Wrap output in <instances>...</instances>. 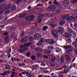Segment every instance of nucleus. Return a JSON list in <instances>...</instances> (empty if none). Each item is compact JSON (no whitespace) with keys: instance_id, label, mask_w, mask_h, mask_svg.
<instances>
[{"instance_id":"obj_1","label":"nucleus","mask_w":77,"mask_h":77,"mask_svg":"<svg viewBox=\"0 0 77 77\" xmlns=\"http://www.w3.org/2000/svg\"><path fill=\"white\" fill-rule=\"evenodd\" d=\"M12 6L11 5H9L7 7V5L6 4H2L1 5V6L0 7V9H4V10H0V14H2V13L3 12H5V11H6L7 9H10L11 8Z\"/></svg>"},{"instance_id":"obj_2","label":"nucleus","mask_w":77,"mask_h":77,"mask_svg":"<svg viewBox=\"0 0 77 77\" xmlns=\"http://www.w3.org/2000/svg\"><path fill=\"white\" fill-rule=\"evenodd\" d=\"M63 69H64L66 71L64 70L63 72H62V73H63V74L67 73V72L69 71V68L66 66H64L60 67L59 69H56V70H61Z\"/></svg>"},{"instance_id":"obj_3","label":"nucleus","mask_w":77,"mask_h":77,"mask_svg":"<svg viewBox=\"0 0 77 77\" xmlns=\"http://www.w3.org/2000/svg\"><path fill=\"white\" fill-rule=\"evenodd\" d=\"M51 35L55 38H58V32H57V30L55 29H53L51 30Z\"/></svg>"},{"instance_id":"obj_4","label":"nucleus","mask_w":77,"mask_h":77,"mask_svg":"<svg viewBox=\"0 0 77 77\" xmlns=\"http://www.w3.org/2000/svg\"><path fill=\"white\" fill-rule=\"evenodd\" d=\"M58 33H63L64 31V29L63 28L59 27L57 29Z\"/></svg>"},{"instance_id":"obj_5","label":"nucleus","mask_w":77,"mask_h":77,"mask_svg":"<svg viewBox=\"0 0 77 77\" xmlns=\"http://www.w3.org/2000/svg\"><path fill=\"white\" fill-rule=\"evenodd\" d=\"M56 9V7L54 5H52L50 7L48 8L47 10L48 11H54Z\"/></svg>"},{"instance_id":"obj_6","label":"nucleus","mask_w":77,"mask_h":77,"mask_svg":"<svg viewBox=\"0 0 77 77\" xmlns=\"http://www.w3.org/2000/svg\"><path fill=\"white\" fill-rule=\"evenodd\" d=\"M28 39H29L28 37H24L20 41L22 43H23V42H28Z\"/></svg>"},{"instance_id":"obj_7","label":"nucleus","mask_w":77,"mask_h":77,"mask_svg":"<svg viewBox=\"0 0 77 77\" xmlns=\"http://www.w3.org/2000/svg\"><path fill=\"white\" fill-rule=\"evenodd\" d=\"M45 41L47 43H49V44H54V41H53L52 39H51V40L46 39L45 40Z\"/></svg>"},{"instance_id":"obj_8","label":"nucleus","mask_w":77,"mask_h":77,"mask_svg":"<svg viewBox=\"0 0 77 77\" xmlns=\"http://www.w3.org/2000/svg\"><path fill=\"white\" fill-rule=\"evenodd\" d=\"M25 19L27 21H29V20H33L34 19V16H31L30 17H26Z\"/></svg>"},{"instance_id":"obj_9","label":"nucleus","mask_w":77,"mask_h":77,"mask_svg":"<svg viewBox=\"0 0 77 77\" xmlns=\"http://www.w3.org/2000/svg\"><path fill=\"white\" fill-rule=\"evenodd\" d=\"M50 59H51L52 62H55V59H56V58L54 56L51 55L50 56Z\"/></svg>"},{"instance_id":"obj_10","label":"nucleus","mask_w":77,"mask_h":77,"mask_svg":"<svg viewBox=\"0 0 77 77\" xmlns=\"http://www.w3.org/2000/svg\"><path fill=\"white\" fill-rule=\"evenodd\" d=\"M74 18V17H72V16H70V17H68V16L67 18L66 19V20L67 21H71V20H72Z\"/></svg>"},{"instance_id":"obj_11","label":"nucleus","mask_w":77,"mask_h":77,"mask_svg":"<svg viewBox=\"0 0 77 77\" xmlns=\"http://www.w3.org/2000/svg\"><path fill=\"white\" fill-rule=\"evenodd\" d=\"M71 48L72 50L73 49V47L71 45H69L68 46H65L64 47V49H68V48Z\"/></svg>"},{"instance_id":"obj_12","label":"nucleus","mask_w":77,"mask_h":77,"mask_svg":"<svg viewBox=\"0 0 77 77\" xmlns=\"http://www.w3.org/2000/svg\"><path fill=\"white\" fill-rule=\"evenodd\" d=\"M41 37V35L39 34H37L35 36V39H36L37 38H40Z\"/></svg>"},{"instance_id":"obj_13","label":"nucleus","mask_w":77,"mask_h":77,"mask_svg":"<svg viewBox=\"0 0 77 77\" xmlns=\"http://www.w3.org/2000/svg\"><path fill=\"white\" fill-rule=\"evenodd\" d=\"M54 48L53 46L50 45L48 47V49L49 51H51V49H52V48Z\"/></svg>"},{"instance_id":"obj_14","label":"nucleus","mask_w":77,"mask_h":77,"mask_svg":"<svg viewBox=\"0 0 77 77\" xmlns=\"http://www.w3.org/2000/svg\"><path fill=\"white\" fill-rule=\"evenodd\" d=\"M65 57L66 61H68L70 59H71L69 56L67 55H66Z\"/></svg>"},{"instance_id":"obj_15","label":"nucleus","mask_w":77,"mask_h":77,"mask_svg":"<svg viewBox=\"0 0 77 77\" xmlns=\"http://www.w3.org/2000/svg\"><path fill=\"white\" fill-rule=\"evenodd\" d=\"M65 23V21L63 20L60 23V25L61 26H63V25Z\"/></svg>"},{"instance_id":"obj_16","label":"nucleus","mask_w":77,"mask_h":77,"mask_svg":"<svg viewBox=\"0 0 77 77\" xmlns=\"http://www.w3.org/2000/svg\"><path fill=\"white\" fill-rule=\"evenodd\" d=\"M25 71V72H23L22 73V74H24V73H25V74H26V76H27V77H29V73L28 72H26V71Z\"/></svg>"},{"instance_id":"obj_17","label":"nucleus","mask_w":77,"mask_h":77,"mask_svg":"<svg viewBox=\"0 0 77 77\" xmlns=\"http://www.w3.org/2000/svg\"><path fill=\"white\" fill-rule=\"evenodd\" d=\"M64 57H62L60 59V62L61 63H63L64 62Z\"/></svg>"},{"instance_id":"obj_18","label":"nucleus","mask_w":77,"mask_h":77,"mask_svg":"<svg viewBox=\"0 0 77 77\" xmlns=\"http://www.w3.org/2000/svg\"><path fill=\"white\" fill-rule=\"evenodd\" d=\"M49 25L52 28H54L56 26V24H55L54 23H53L52 24H50Z\"/></svg>"},{"instance_id":"obj_19","label":"nucleus","mask_w":77,"mask_h":77,"mask_svg":"<svg viewBox=\"0 0 77 77\" xmlns=\"http://www.w3.org/2000/svg\"><path fill=\"white\" fill-rule=\"evenodd\" d=\"M54 3L55 5H56V6H60L61 5V4H60V3H57L56 2V1H54Z\"/></svg>"},{"instance_id":"obj_20","label":"nucleus","mask_w":77,"mask_h":77,"mask_svg":"<svg viewBox=\"0 0 77 77\" xmlns=\"http://www.w3.org/2000/svg\"><path fill=\"white\" fill-rule=\"evenodd\" d=\"M38 66L37 65H33L32 66V68L33 69H36L37 68H38Z\"/></svg>"},{"instance_id":"obj_21","label":"nucleus","mask_w":77,"mask_h":77,"mask_svg":"<svg viewBox=\"0 0 77 77\" xmlns=\"http://www.w3.org/2000/svg\"><path fill=\"white\" fill-rule=\"evenodd\" d=\"M66 41L67 42H68V43H70V42H72L71 39L70 38H68V39H66Z\"/></svg>"},{"instance_id":"obj_22","label":"nucleus","mask_w":77,"mask_h":77,"mask_svg":"<svg viewBox=\"0 0 77 77\" xmlns=\"http://www.w3.org/2000/svg\"><path fill=\"white\" fill-rule=\"evenodd\" d=\"M62 4L64 6H66L68 5V4L66 3V1H64V2H62Z\"/></svg>"},{"instance_id":"obj_23","label":"nucleus","mask_w":77,"mask_h":77,"mask_svg":"<svg viewBox=\"0 0 77 77\" xmlns=\"http://www.w3.org/2000/svg\"><path fill=\"white\" fill-rule=\"evenodd\" d=\"M72 49H69L68 50L67 52H66V53H68V54H70V53H71V51H72Z\"/></svg>"},{"instance_id":"obj_24","label":"nucleus","mask_w":77,"mask_h":77,"mask_svg":"<svg viewBox=\"0 0 77 77\" xmlns=\"http://www.w3.org/2000/svg\"><path fill=\"white\" fill-rule=\"evenodd\" d=\"M40 50V48H35L34 49L35 51H37V52H39V50Z\"/></svg>"},{"instance_id":"obj_25","label":"nucleus","mask_w":77,"mask_h":77,"mask_svg":"<svg viewBox=\"0 0 77 77\" xmlns=\"http://www.w3.org/2000/svg\"><path fill=\"white\" fill-rule=\"evenodd\" d=\"M27 48H23V49H21V51L22 52H24L25 51V50H27Z\"/></svg>"},{"instance_id":"obj_26","label":"nucleus","mask_w":77,"mask_h":77,"mask_svg":"<svg viewBox=\"0 0 77 77\" xmlns=\"http://www.w3.org/2000/svg\"><path fill=\"white\" fill-rule=\"evenodd\" d=\"M72 16L73 17V18H77V14L72 15Z\"/></svg>"},{"instance_id":"obj_27","label":"nucleus","mask_w":77,"mask_h":77,"mask_svg":"<svg viewBox=\"0 0 77 77\" xmlns=\"http://www.w3.org/2000/svg\"><path fill=\"white\" fill-rule=\"evenodd\" d=\"M36 57L34 56H32L31 57V59L32 60H35V58Z\"/></svg>"},{"instance_id":"obj_28","label":"nucleus","mask_w":77,"mask_h":77,"mask_svg":"<svg viewBox=\"0 0 77 77\" xmlns=\"http://www.w3.org/2000/svg\"><path fill=\"white\" fill-rule=\"evenodd\" d=\"M37 55L38 57H41V56H42V54L40 53H38L37 54Z\"/></svg>"},{"instance_id":"obj_29","label":"nucleus","mask_w":77,"mask_h":77,"mask_svg":"<svg viewBox=\"0 0 77 77\" xmlns=\"http://www.w3.org/2000/svg\"><path fill=\"white\" fill-rule=\"evenodd\" d=\"M63 20H66L67 19V18H68V16H63Z\"/></svg>"},{"instance_id":"obj_30","label":"nucleus","mask_w":77,"mask_h":77,"mask_svg":"<svg viewBox=\"0 0 77 77\" xmlns=\"http://www.w3.org/2000/svg\"><path fill=\"white\" fill-rule=\"evenodd\" d=\"M48 29V27L47 26H44V27L42 29L43 30L45 31L46 29Z\"/></svg>"},{"instance_id":"obj_31","label":"nucleus","mask_w":77,"mask_h":77,"mask_svg":"<svg viewBox=\"0 0 77 77\" xmlns=\"http://www.w3.org/2000/svg\"><path fill=\"white\" fill-rule=\"evenodd\" d=\"M68 31H69V32H72V29L69 28H68Z\"/></svg>"},{"instance_id":"obj_32","label":"nucleus","mask_w":77,"mask_h":77,"mask_svg":"<svg viewBox=\"0 0 77 77\" xmlns=\"http://www.w3.org/2000/svg\"><path fill=\"white\" fill-rule=\"evenodd\" d=\"M32 40H33V38H32V37L30 36L29 38V41H32Z\"/></svg>"},{"instance_id":"obj_33","label":"nucleus","mask_w":77,"mask_h":77,"mask_svg":"<svg viewBox=\"0 0 77 77\" xmlns=\"http://www.w3.org/2000/svg\"><path fill=\"white\" fill-rule=\"evenodd\" d=\"M71 65L73 67H75V66H76V65L75 63H72L71 64Z\"/></svg>"},{"instance_id":"obj_34","label":"nucleus","mask_w":77,"mask_h":77,"mask_svg":"<svg viewBox=\"0 0 77 77\" xmlns=\"http://www.w3.org/2000/svg\"><path fill=\"white\" fill-rule=\"evenodd\" d=\"M11 72V70H8L6 71V73L7 74H10Z\"/></svg>"},{"instance_id":"obj_35","label":"nucleus","mask_w":77,"mask_h":77,"mask_svg":"<svg viewBox=\"0 0 77 77\" xmlns=\"http://www.w3.org/2000/svg\"><path fill=\"white\" fill-rule=\"evenodd\" d=\"M8 38H9V36H7L5 37V40L6 41H8Z\"/></svg>"},{"instance_id":"obj_36","label":"nucleus","mask_w":77,"mask_h":77,"mask_svg":"<svg viewBox=\"0 0 77 77\" xmlns=\"http://www.w3.org/2000/svg\"><path fill=\"white\" fill-rule=\"evenodd\" d=\"M49 72V71H47V70H44L43 71V72L45 74H46V73H48Z\"/></svg>"},{"instance_id":"obj_37","label":"nucleus","mask_w":77,"mask_h":77,"mask_svg":"<svg viewBox=\"0 0 77 77\" xmlns=\"http://www.w3.org/2000/svg\"><path fill=\"white\" fill-rule=\"evenodd\" d=\"M8 32H5L3 35H4V36H6V35H8Z\"/></svg>"},{"instance_id":"obj_38","label":"nucleus","mask_w":77,"mask_h":77,"mask_svg":"<svg viewBox=\"0 0 77 77\" xmlns=\"http://www.w3.org/2000/svg\"><path fill=\"white\" fill-rule=\"evenodd\" d=\"M70 34H72V36H73L74 37H75V33H72L71 34L70 33Z\"/></svg>"},{"instance_id":"obj_39","label":"nucleus","mask_w":77,"mask_h":77,"mask_svg":"<svg viewBox=\"0 0 77 77\" xmlns=\"http://www.w3.org/2000/svg\"><path fill=\"white\" fill-rule=\"evenodd\" d=\"M77 2V0H73L72 1V3L73 4H75V3H76Z\"/></svg>"},{"instance_id":"obj_40","label":"nucleus","mask_w":77,"mask_h":77,"mask_svg":"<svg viewBox=\"0 0 77 77\" xmlns=\"http://www.w3.org/2000/svg\"><path fill=\"white\" fill-rule=\"evenodd\" d=\"M42 44V43L41 42H39L37 44V45L38 46H39V45H41V44Z\"/></svg>"},{"instance_id":"obj_41","label":"nucleus","mask_w":77,"mask_h":77,"mask_svg":"<svg viewBox=\"0 0 77 77\" xmlns=\"http://www.w3.org/2000/svg\"><path fill=\"white\" fill-rule=\"evenodd\" d=\"M30 45V43H28L26 44V47H29V45Z\"/></svg>"},{"instance_id":"obj_42","label":"nucleus","mask_w":77,"mask_h":77,"mask_svg":"<svg viewBox=\"0 0 77 77\" xmlns=\"http://www.w3.org/2000/svg\"><path fill=\"white\" fill-rule=\"evenodd\" d=\"M43 41H44V39H43V38H41L40 41V42L41 43H42V42H43Z\"/></svg>"},{"instance_id":"obj_43","label":"nucleus","mask_w":77,"mask_h":77,"mask_svg":"<svg viewBox=\"0 0 77 77\" xmlns=\"http://www.w3.org/2000/svg\"><path fill=\"white\" fill-rule=\"evenodd\" d=\"M15 5H13L12 7V9L13 10H14V9H15Z\"/></svg>"},{"instance_id":"obj_44","label":"nucleus","mask_w":77,"mask_h":77,"mask_svg":"<svg viewBox=\"0 0 77 77\" xmlns=\"http://www.w3.org/2000/svg\"><path fill=\"white\" fill-rule=\"evenodd\" d=\"M76 42H74L72 43V45H75L76 44Z\"/></svg>"},{"instance_id":"obj_45","label":"nucleus","mask_w":77,"mask_h":77,"mask_svg":"<svg viewBox=\"0 0 77 77\" xmlns=\"http://www.w3.org/2000/svg\"><path fill=\"white\" fill-rule=\"evenodd\" d=\"M24 32H23L21 34V37H23V35H24Z\"/></svg>"},{"instance_id":"obj_46","label":"nucleus","mask_w":77,"mask_h":77,"mask_svg":"<svg viewBox=\"0 0 77 77\" xmlns=\"http://www.w3.org/2000/svg\"><path fill=\"white\" fill-rule=\"evenodd\" d=\"M60 11H61V10L60 9H58L57 10V12H58V13H60Z\"/></svg>"},{"instance_id":"obj_47","label":"nucleus","mask_w":77,"mask_h":77,"mask_svg":"<svg viewBox=\"0 0 77 77\" xmlns=\"http://www.w3.org/2000/svg\"><path fill=\"white\" fill-rule=\"evenodd\" d=\"M38 22L39 23H41V19H39L38 21Z\"/></svg>"},{"instance_id":"obj_48","label":"nucleus","mask_w":77,"mask_h":77,"mask_svg":"<svg viewBox=\"0 0 77 77\" xmlns=\"http://www.w3.org/2000/svg\"><path fill=\"white\" fill-rule=\"evenodd\" d=\"M43 57L45 58V59H47L48 58L45 55H44L43 56Z\"/></svg>"},{"instance_id":"obj_49","label":"nucleus","mask_w":77,"mask_h":77,"mask_svg":"<svg viewBox=\"0 0 77 77\" xmlns=\"http://www.w3.org/2000/svg\"><path fill=\"white\" fill-rule=\"evenodd\" d=\"M30 53L28 52L27 53V56L28 57V56H30Z\"/></svg>"},{"instance_id":"obj_50","label":"nucleus","mask_w":77,"mask_h":77,"mask_svg":"<svg viewBox=\"0 0 77 77\" xmlns=\"http://www.w3.org/2000/svg\"><path fill=\"white\" fill-rule=\"evenodd\" d=\"M75 53L76 54H77V49H75Z\"/></svg>"},{"instance_id":"obj_51","label":"nucleus","mask_w":77,"mask_h":77,"mask_svg":"<svg viewBox=\"0 0 77 77\" xmlns=\"http://www.w3.org/2000/svg\"><path fill=\"white\" fill-rule=\"evenodd\" d=\"M43 50V49L40 48V49L39 50V52H42V51Z\"/></svg>"},{"instance_id":"obj_52","label":"nucleus","mask_w":77,"mask_h":77,"mask_svg":"<svg viewBox=\"0 0 77 77\" xmlns=\"http://www.w3.org/2000/svg\"><path fill=\"white\" fill-rule=\"evenodd\" d=\"M65 37H66V38H68V35L67 34H66L65 35Z\"/></svg>"},{"instance_id":"obj_53","label":"nucleus","mask_w":77,"mask_h":77,"mask_svg":"<svg viewBox=\"0 0 77 77\" xmlns=\"http://www.w3.org/2000/svg\"><path fill=\"white\" fill-rule=\"evenodd\" d=\"M0 75H5V73H1L0 74Z\"/></svg>"},{"instance_id":"obj_54","label":"nucleus","mask_w":77,"mask_h":77,"mask_svg":"<svg viewBox=\"0 0 77 77\" xmlns=\"http://www.w3.org/2000/svg\"><path fill=\"white\" fill-rule=\"evenodd\" d=\"M44 53L45 54H47V53H48V51H46L45 50Z\"/></svg>"},{"instance_id":"obj_55","label":"nucleus","mask_w":77,"mask_h":77,"mask_svg":"<svg viewBox=\"0 0 77 77\" xmlns=\"http://www.w3.org/2000/svg\"><path fill=\"white\" fill-rule=\"evenodd\" d=\"M6 66H7V67H8V68H10V67H11L10 66H9V65H6Z\"/></svg>"},{"instance_id":"obj_56","label":"nucleus","mask_w":77,"mask_h":77,"mask_svg":"<svg viewBox=\"0 0 77 77\" xmlns=\"http://www.w3.org/2000/svg\"><path fill=\"white\" fill-rule=\"evenodd\" d=\"M5 1L4 0H0V3H2V2H4Z\"/></svg>"},{"instance_id":"obj_57","label":"nucleus","mask_w":77,"mask_h":77,"mask_svg":"<svg viewBox=\"0 0 77 77\" xmlns=\"http://www.w3.org/2000/svg\"><path fill=\"white\" fill-rule=\"evenodd\" d=\"M19 75H20V77H22V74H21V73H19Z\"/></svg>"},{"instance_id":"obj_58","label":"nucleus","mask_w":77,"mask_h":77,"mask_svg":"<svg viewBox=\"0 0 77 77\" xmlns=\"http://www.w3.org/2000/svg\"><path fill=\"white\" fill-rule=\"evenodd\" d=\"M37 11H38V12H41V11H41L40 9H38Z\"/></svg>"},{"instance_id":"obj_59","label":"nucleus","mask_w":77,"mask_h":77,"mask_svg":"<svg viewBox=\"0 0 77 77\" xmlns=\"http://www.w3.org/2000/svg\"><path fill=\"white\" fill-rule=\"evenodd\" d=\"M22 1V0H17V2H21Z\"/></svg>"},{"instance_id":"obj_60","label":"nucleus","mask_w":77,"mask_h":77,"mask_svg":"<svg viewBox=\"0 0 77 77\" xmlns=\"http://www.w3.org/2000/svg\"><path fill=\"white\" fill-rule=\"evenodd\" d=\"M72 67H73L71 65V66H69V68H70V69H71V68H72Z\"/></svg>"},{"instance_id":"obj_61","label":"nucleus","mask_w":77,"mask_h":77,"mask_svg":"<svg viewBox=\"0 0 77 77\" xmlns=\"http://www.w3.org/2000/svg\"><path fill=\"white\" fill-rule=\"evenodd\" d=\"M42 77V75H41L38 76V77Z\"/></svg>"},{"instance_id":"obj_62","label":"nucleus","mask_w":77,"mask_h":77,"mask_svg":"<svg viewBox=\"0 0 77 77\" xmlns=\"http://www.w3.org/2000/svg\"><path fill=\"white\" fill-rule=\"evenodd\" d=\"M75 58H74V59L72 60V62H73L74 60H75Z\"/></svg>"},{"instance_id":"obj_63","label":"nucleus","mask_w":77,"mask_h":77,"mask_svg":"<svg viewBox=\"0 0 77 77\" xmlns=\"http://www.w3.org/2000/svg\"><path fill=\"white\" fill-rule=\"evenodd\" d=\"M31 8L30 7H28L27 8L28 9H29V10L30 9V8Z\"/></svg>"},{"instance_id":"obj_64","label":"nucleus","mask_w":77,"mask_h":77,"mask_svg":"<svg viewBox=\"0 0 77 77\" xmlns=\"http://www.w3.org/2000/svg\"><path fill=\"white\" fill-rule=\"evenodd\" d=\"M74 12L75 13L77 12V9H76V10L74 11Z\"/></svg>"}]
</instances>
